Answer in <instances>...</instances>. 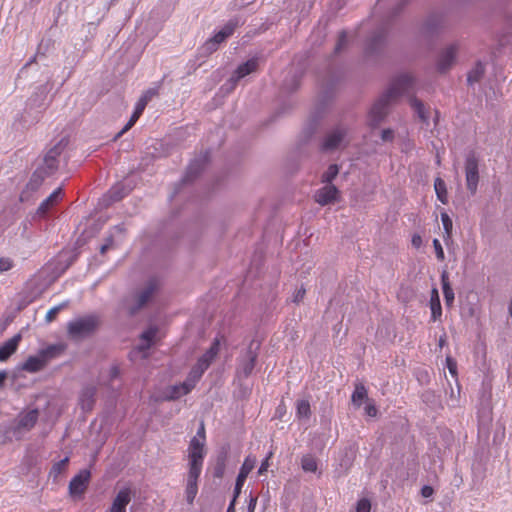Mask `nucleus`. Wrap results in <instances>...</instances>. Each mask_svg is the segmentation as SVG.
Returning <instances> with one entry per match:
<instances>
[{
	"instance_id": "59",
	"label": "nucleus",
	"mask_w": 512,
	"mask_h": 512,
	"mask_svg": "<svg viewBox=\"0 0 512 512\" xmlns=\"http://www.w3.org/2000/svg\"><path fill=\"white\" fill-rule=\"evenodd\" d=\"M236 499L235 496L233 497L230 505L228 506L227 508V511L226 512H235V503H236Z\"/></svg>"
},
{
	"instance_id": "52",
	"label": "nucleus",
	"mask_w": 512,
	"mask_h": 512,
	"mask_svg": "<svg viewBox=\"0 0 512 512\" xmlns=\"http://www.w3.org/2000/svg\"><path fill=\"white\" fill-rule=\"evenodd\" d=\"M156 95H158V88H150L143 93L141 98L145 99L146 102H149Z\"/></svg>"
},
{
	"instance_id": "36",
	"label": "nucleus",
	"mask_w": 512,
	"mask_h": 512,
	"mask_svg": "<svg viewBox=\"0 0 512 512\" xmlns=\"http://www.w3.org/2000/svg\"><path fill=\"white\" fill-rule=\"evenodd\" d=\"M301 467L305 472H316L318 468L317 460L312 455H304L301 458Z\"/></svg>"
},
{
	"instance_id": "42",
	"label": "nucleus",
	"mask_w": 512,
	"mask_h": 512,
	"mask_svg": "<svg viewBox=\"0 0 512 512\" xmlns=\"http://www.w3.org/2000/svg\"><path fill=\"white\" fill-rule=\"evenodd\" d=\"M311 413L310 404L307 400L297 402V416L300 418H309Z\"/></svg>"
},
{
	"instance_id": "16",
	"label": "nucleus",
	"mask_w": 512,
	"mask_h": 512,
	"mask_svg": "<svg viewBox=\"0 0 512 512\" xmlns=\"http://www.w3.org/2000/svg\"><path fill=\"white\" fill-rule=\"evenodd\" d=\"M90 476L89 470H82L74 476L69 483L70 494L73 496L83 494L87 488Z\"/></svg>"
},
{
	"instance_id": "34",
	"label": "nucleus",
	"mask_w": 512,
	"mask_h": 512,
	"mask_svg": "<svg viewBox=\"0 0 512 512\" xmlns=\"http://www.w3.org/2000/svg\"><path fill=\"white\" fill-rule=\"evenodd\" d=\"M485 73V67L481 62H477L474 68L467 75V82L469 85H473L480 81Z\"/></svg>"
},
{
	"instance_id": "17",
	"label": "nucleus",
	"mask_w": 512,
	"mask_h": 512,
	"mask_svg": "<svg viewBox=\"0 0 512 512\" xmlns=\"http://www.w3.org/2000/svg\"><path fill=\"white\" fill-rule=\"evenodd\" d=\"M131 500V490L129 488H123L118 491L107 512H126V507Z\"/></svg>"
},
{
	"instance_id": "63",
	"label": "nucleus",
	"mask_w": 512,
	"mask_h": 512,
	"mask_svg": "<svg viewBox=\"0 0 512 512\" xmlns=\"http://www.w3.org/2000/svg\"><path fill=\"white\" fill-rule=\"evenodd\" d=\"M509 315L512 318V298L510 299L509 306H508Z\"/></svg>"
},
{
	"instance_id": "60",
	"label": "nucleus",
	"mask_w": 512,
	"mask_h": 512,
	"mask_svg": "<svg viewBox=\"0 0 512 512\" xmlns=\"http://www.w3.org/2000/svg\"><path fill=\"white\" fill-rule=\"evenodd\" d=\"M6 378H7V373L5 371H0V387L3 386Z\"/></svg>"
},
{
	"instance_id": "47",
	"label": "nucleus",
	"mask_w": 512,
	"mask_h": 512,
	"mask_svg": "<svg viewBox=\"0 0 512 512\" xmlns=\"http://www.w3.org/2000/svg\"><path fill=\"white\" fill-rule=\"evenodd\" d=\"M347 44V34L345 31H341L338 37V41L335 46V53L340 52V50L345 47Z\"/></svg>"
},
{
	"instance_id": "14",
	"label": "nucleus",
	"mask_w": 512,
	"mask_h": 512,
	"mask_svg": "<svg viewBox=\"0 0 512 512\" xmlns=\"http://www.w3.org/2000/svg\"><path fill=\"white\" fill-rule=\"evenodd\" d=\"M339 191L333 184H326L315 192L314 199L321 205L325 206L337 201Z\"/></svg>"
},
{
	"instance_id": "27",
	"label": "nucleus",
	"mask_w": 512,
	"mask_h": 512,
	"mask_svg": "<svg viewBox=\"0 0 512 512\" xmlns=\"http://www.w3.org/2000/svg\"><path fill=\"white\" fill-rule=\"evenodd\" d=\"M45 366V360H43L38 353L37 355L29 356L22 365V369L27 372L34 373L42 370Z\"/></svg>"
},
{
	"instance_id": "55",
	"label": "nucleus",
	"mask_w": 512,
	"mask_h": 512,
	"mask_svg": "<svg viewBox=\"0 0 512 512\" xmlns=\"http://www.w3.org/2000/svg\"><path fill=\"white\" fill-rule=\"evenodd\" d=\"M411 243L412 245L415 247V248H420L421 245H422V238L420 235L418 234H414L412 236V240H411Z\"/></svg>"
},
{
	"instance_id": "49",
	"label": "nucleus",
	"mask_w": 512,
	"mask_h": 512,
	"mask_svg": "<svg viewBox=\"0 0 512 512\" xmlns=\"http://www.w3.org/2000/svg\"><path fill=\"white\" fill-rule=\"evenodd\" d=\"M446 365H447V368H448L450 374L453 377H456L457 376V363H456V361L452 357L448 356L446 358Z\"/></svg>"
},
{
	"instance_id": "25",
	"label": "nucleus",
	"mask_w": 512,
	"mask_h": 512,
	"mask_svg": "<svg viewBox=\"0 0 512 512\" xmlns=\"http://www.w3.org/2000/svg\"><path fill=\"white\" fill-rule=\"evenodd\" d=\"M21 335L16 334L0 346V361H6L17 349Z\"/></svg>"
},
{
	"instance_id": "13",
	"label": "nucleus",
	"mask_w": 512,
	"mask_h": 512,
	"mask_svg": "<svg viewBox=\"0 0 512 512\" xmlns=\"http://www.w3.org/2000/svg\"><path fill=\"white\" fill-rule=\"evenodd\" d=\"M258 68V58H252L238 66L234 75L229 79L227 85L229 90L234 89L236 83L245 76L255 72Z\"/></svg>"
},
{
	"instance_id": "56",
	"label": "nucleus",
	"mask_w": 512,
	"mask_h": 512,
	"mask_svg": "<svg viewBox=\"0 0 512 512\" xmlns=\"http://www.w3.org/2000/svg\"><path fill=\"white\" fill-rule=\"evenodd\" d=\"M257 504V498L251 497L248 503L247 512H254Z\"/></svg>"
},
{
	"instance_id": "5",
	"label": "nucleus",
	"mask_w": 512,
	"mask_h": 512,
	"mask_svg": "<svg viewBox=\"0 0 512 512\" xmlns=\"http://www.w3.org/2000/svg\"><path fill=\"white\" fill-rule=\"evenodd\" d=\"M158 288V283L155 279H150L146 284L139 289L134 295V304L129 307L130 315H135L139 310L145 307L154 296Z\"/></svg>"
},
{
	"instance_id": "44",
	"label": "nucleus",
	"mask_w": 512,
	"mask_h": 512,
	"mask_svg": "<svg viewBox=\"0 0 512 512\" xmlns=\"http://www.w3.org/2000/svg\"><path fill=\"white\" fill-rule=\"evenodd\" d=\"M67 304H68L67 302H63V303H61V304H59V305H57V306H55V307L51 308V309L47 312V314H46V321H47V322H52V321L56 318L57 314H58V313H59L63 308H65V307L67 306Z\"/></svg>"
},
{
	"instance_id": "41",
	"label": "nucleus",
	"mask_w": 512,
	"mask_h": 512,
	"mask_svg": "<svg viewBox=\"0 0 512 512\" xmlns=\"http://www.w3.org/2000/svg\"><path fill=\"white\" fill-rule=\"evenodd\" d=\"M39 168H44V172L49 176L53 174L58 168V160L51 159L47 156L43 159V165Z\"/></svg>"
},
{
	"instance_id": "57",
	"label": "nucleus",
	"mask_w": 512,
	"mask_h": 512,
	"mask_svg": "<svg viewBox=\"0 0 512 512\" xmlns=\"http://www.w3.org/2000/svg\"><path fill=\"white\" fill-rule=\"evenodd\" d=\"M304 295H305V289H303V288L299 289L296 292V294L294 295V300L293 301L295 303H299L303 299Z\"/></svg>"
},
{
	"instance_id": "35",
	"label": "nucleus",
	"mask_w": 512,
	"mask_h": 512,
	"mask_svg": "<svg viewBox=\"0 0 512 512\" xmlns=\"http://www.w3.org/2000/svg\"><path fill=\"white\" fill-rule=\"evenodd\" d=\"M410 105L416 112L417 116L422 122H427L429 116L427 115L426 109L422 101L419 99L412 97L410 98Z\"/></svg>"
},
{
	"instance_id": "40",
	"label": "nucleus",
	"mask_w": 512,
	"mask_h": 512,
	"mask_svg": "<svg viewBox=\"0 0 512 512\" xmlns=\"http://www.w3.org/2000/svg\"><path fill=\"white\" fill-rule=\"evenodd\" d=\"M227 458V453L222 452L218 455L216 465L214 467V476L217 478H221L225 472V462Z\"/></svg>"
},
{
	"instance_id": "26",
	"label": "nucleus",
	"mask_w": 512,
	"mask_h": 512,
	"mask_svg": "<svg viewBox=\"0 0 512 512\" xmlns=\"http://www.w3.org/2000/svg\"><path fill=\"white\" fill-rule=\"evenodd\" d=\"M65 350L63 344H53L39 351V354L47 365L52 359L59 357Z\"/></svg>"
},
{
	"instance_id": "22",
	"label": "nucleus",
	"mask_w": 512,
	"mask_h": 512,
	"mask_svg": "<svg viewBox=\"0 0 512 512\" xmlns=\"http://www.w3.org/2000/svg\"><path fill=\"white\" fill-rule=\"evenodd\" d=\"M207 161L208 152H205L192 160L187 168L185 180H191L192 178L196 177L203 170Z\"/></svg>"
},
{
	"instance_id": "37",
	"label": "nucleus",
	"mask_w": 512,
	"mask_h": 512,
	"mask_svg": "<svg viewBox=\"0 0 512 512\" xmlns=\"http://www.w3.org/2000/svg\"><path fill=\"white\" fill-rule=\"evenodd\" d=\"M435 192L437 194L438 199L445 204L447 202V189L445 181L441 178H436L434 182Z\"/></svg>"
},
{
	"instance_id": "30",
	"label": "nucleus",
	"mask_w": 512,
	"mask_h": 512,
	"mask_svg": "<svg viewBox=\"0 0 512 512\" xmlns=\"http://www.w3.org/2000/svg\"><path fill=\"white\" fill-rule=\"evenodd\" d=\"M430 308H431L432 320L436 321V320L440 319V317L442 315V308H441L438 290L436 288H433L431 291Z\"/></svg>"
},
{
	"instance_id": "1",
	"label": "nucleus",
	"mask_w": 512,
	"mask_h": 512,
	"mask_svg": "<svg viewBox=\"0 0 512 512\" xmlns=\"http://www.w3.org/2000/svg\"><path fill=\"white\" fill-rule=\"evenodd\" d=\"M205 457V426L200 423L197 434L190 440L188 447V473L186 475L185 498L192 505L198 493V480L202 472Z\"/></svg>"
},
{
	"instance_id": "3",
	"label": "nucleus",
	"mask_w": 512,
	"mask_h": 512,
	"mask_svg": "<svg viewBox=\"0 0 512 512\" xmlns=\"http://www.w3.org/2000/svg\"><path fill=\"white\" fill-rule=\"evenodd\" d=\"M261 342L252 339L246 349H244L237 359L236 373L239 378H248L255 367Z\"/></svg>"
},
{
	"instance_id": "23",
	"label": "nucleus",
	"mask_w": 512,
	"mask_h": 512,
	"mask_svg": "<svg viewBox=\"0 0 512 512\" xmlns=\"http://www.w3.org/2000/svg\"><path fill=\"white\" fill-rule=\"evenodd\" d=\"M148 102L145 101V99H140L136 103L135 110L130 118V120L127 122V124L116 134L115 140L120 138L124 133H126L128 130L132 128V126L136 123V121L139 119L141 114L143 113L145 107L147 106Z\"/></svg>"
},
{
	"instance_id": "9",
	"label": "nucleus",
	"mask_w": 512,
	"mask_h": 512,
	"mask_svg": "<svg viewBox=\"0 0 512 512\" xmlns=\"http://www.w3.org/2000/svg\"><path fill=\"white\" fill-rule=\"evenodd\" d=\"M348 134V128L344 125H337L327 133L323 139L321 149L326 152L336 150L344 145Z\"/></svg>"
},
{
	"instance_id": "21",
	"label": "nucleus",
	"mask_w": 512,
	"mask_h": 512,
	"mask_svg": "<svg viewBox=\"0 0 512 512\" xmlns=\"http://www.w3.org/2000/svg\"><path fill=\"white\" fill-rule=\"evenodd\" d=\"M95 396H96V387L93 385L85 386L80 393L79 396V402L82 410L84 411H91L94 403H95Z\"/></svg>"
},
{
	"instance_id": "39",
	"label": "nucleus",
	"mask_w": 512,
	"mask_h": 512,
	"mask_svg": "<svg viewBox=\"0 0 512 512\" xmlns=\"http://www.w3.org/2000/svg\"><path fill=\"white\" fill-rule=\"evenodd\" d=\"M339 173V167L336 164H331L328 169L323 173L321 181L325 184H332V181Z\"/></svg>"
},
{
	"instance_id": "7",
	"label": "nucleus",
	"mask_w": 512,
	"mask_h": 512,
	"mask_svg": "<svg viewBox=\"0 0 512 512\" xmlns=\"http://www.w3.org/2000/svg\"><path fill=\"white\" fill-rule=\"evenodd\" d=\"M197 373L198 372H193L191 370L184 382L168 387L165 391L164 399L169 401L176 400L190 393L196 383L200 380Z\"/></svg>"
},
{
	"instance_id": "18",
	"label": "nucleus",
	"mask_w": 512,
	"mask_h": 512,
	"mask_svg": "<svg viewBox=\"0 0 512 512\" xmlns=\"http://www.w3.org/2000/svg\"><path fill=\"white\" fill-rule=\"evenodd\" d=\"M445 27V19L441 15H430L424 22L421 32L425 36H433Z\"/></svg>"
},
{
	"instance_id": "58",
	"label": "nucleus",
	"mask_w": 512,
	"mask_h": 512,
	"mask_svg": "<svg viewBox=\"0 0 512 512\" xmlns=\"http://www.w3.org/2000/svg\"><path fill=\"white\" fill-rule=\"evenodd\" d=\"M268 460H269V457H267V458H266V459L261 463V466H260V468H259V470H258V474H263V473H265V472L267 471L268 466H269V462H268Z\"/></svg>"
},
{
	"instance_id": "31",
	"label": "nucleus",
	"mask_w": 512,
	"mask_h": 512,
	"mask_svg": "<svg viewBox=\"0 0 512 512\" xmlns=\"http://www.w3.org/2000/svg\"><path fill=\"white\" fill-rule=\"evenodd\" d=\"M69 463V458L65 457L64 459L53 464L50 472L49 478L53 480L54 483H57L59 477L66 471Z\"/></svg>"
},
{
	"instance_id": "4",
	"label": "nucleus",
	"mask_w": 512,
	"mask_h": 512,
	"mask_svg": "<svg viewBox=\"0 0 512 512\" xmlns=\"http://www.w3.org/2000/svg\"><path fill=\"white\" fill-rule=\"evenodd\" d=\"M99 325L96 315H87L72 320L67 325V332L72 339H81L93 333Z\"/></svg>"
},
{
	"instance_id": "2",
	"label": "nucleus",
	"mask_w": 512,
	"mask_h": 512,
	"mask_svg": "<svg viewBox=\"0 0 512 512\" xmlns=\"http://www.w3.org/2000/svg\"><path fill=\"white\" fill-rule=\"evenodd\" d=\"M414 86V78L409 74L396 77L387 91L374 103L369 112V125L377 127L388 114V106L401 95L409 93Z\"/></svg>"
},
{
	"instance_id": "8",
	"label": "nucleus",
	"mask_w": 512,
	"mask_h": 512,
	"mask_svg": "<svg viewBox=\"0 0 512 512\" xmlns=\"http://www.w3.org/2000/svg\"><path fill=\"white\" fill-rule=\"evenodd\" d=\"M459 50L460 43L457 41L441 49L436 62V68L439 73H446L453 67Z\"/></svg>"
},
{
	"instance_id": "33",
	"label": "nucleus",
	"mask_w": 512,
	"mask_h": 512,
	"mask_svg": "<svg viewBox=\"0 0 512 512\" xmlns=\"http://www.w3.org/2000/svg\"><path fill=\"white\" fill-rule=\"evenodd\" d=\"M48 176L49 175L44 172V168H37L27 184L28 188L32 191L37 190Z\"/></svg>"
},
{
	"instance_id": "28",
	"label": "nucleus",
	"mask_w": 512,
	"mask_h": 512,
	"mask_svg": "<svg viewBox=\"0 0 512 512\" xmlns=\"http://www.w3.org/2000/svg\"><path fill=\"white\" fill-rule=\"evenodd\" d=\"M126 194L127 191H125L124 186L122 184H116L103 197V201L105 202V205L108 206L113 202L121 200Z\"/></svg>"
},
{
	"instance_id": "20",
	"label": "nucleus",
	"mask_w": 512,
	"mask_h": 512,
	"mask_svg": "<svg viewBox=\"0 0 512 512\" xmlns=\"http://www.w3.org/2000/svg\"><path fill=\"white\" fill-rule=\"evenodd\" d=\"M157 332L158 329L156 327H150L140 335L139 343L137 344L135 349L138 352L143 353L142 356L144 358L147 357V350H149L150 347L153 345Z\"/></svg>"
},
{
	"instance_id": "51",
	"label": "nucleus",
	"mask_w": 512,
	"mask_h": 512,
	"mask_svg": "<svg viewBox=\"0 0 512 512\" xmlns=\"http://www.w3.org/2000/svg\"><path fill=\"white\" fill-rule=\"evenodd\" d=\"M394 139V131L392 129H384L381 132V140L383 142H392Z\"/></svg>"
},
{
	"instance_id": "48",
	"label": "nucleus",
	"mask_w": 512,
	"mask_h": 512,
	"mask_svg": "<svg viewBox=\"0 0 512 512\" xmlns=\"http://www.w3.org/2000/svg\"><path fill=\"white\" fill-rule=\"evenodd\" d=\"M433 246L435 249L436 257L439 261H443L445 258L444 251L442 245L438 239L433 240Z\"/></svg>"
},
{
	"instance_id": "11",
	"label": "nucleus",
	"mask_w": 512,
	"mask_h": 512,
	"mask_svg": "<svg viewBox=\"0 0 512 512\" xmlns=\"http://www.w3.org/2000/svg\"><path fill=\"white\" fill-rule=\"evenodd\" d=\"M220 349V342L215 339L207 350V352L199 358L197 364L191 369L193 372H198V376L201 378L205 370L210 366L213 359L216 357Z\"/></svg>"
},
{
	"instance_id": "15",
	"label": "nucleus",
	"mask_w": 512,
	"mask_h": 512,
	"mask_svg": "<svg viewBox=\"0 0 512 512\" xmlns=\"http://www.w3.org/2000/svg\"><path fill=\"white\" fill-rule=\"evenodd\" d=\"M256 462H257V460H256V457H254V456L249 455L245 458V460L240 468V472L236 479L235 488H234L235 498H237L240 495L242 486L244 485V482H245L248 474L255 467Z\"/></svg>"
},
{
	"instance_id": "53",
	"label": "nucleus",
	"mask_w": 512,
	"mask_h": 512,
	"mask_svg": "<svg viewBox=\"0 0 512 512\" xmlns=\"http://www.w3.org/2000/svg\"><path fill=\"white\" fill-rule=\"evenodd\" d=\"M365 413L370 417H375L377 415V408L370 400L365 406Z\"/></svg>"
},
{
	"instance_id": "12",
	"label": "nucleus",
	"mask_w": 512,
	"mask_h": 512,
	"mask_svg": "<svg viewBox=\"0 0 512 512\" xmlns=\"http://www.w3.org/2000/svg\"><path fill=\"white\" fill-rule=\"evenodd\" d=\"M38 410L32 409L28 412L21 413L16 421V425L13 428L15 434H21L24 431L32 429L38 420Z\"/></svg>"
},
{
	"instance_id": "43",
	"label": "nucleus",
	"mask_w": 512,
	"mask_h": 512,
	"mask_svg": "<svg viewBox=\"0 0 512 512\" xmlns=\"http://www.w3.org/2000/svg\"><path fill=\"white\" fill-rule=\"evenodd\" d=\"M441 221L445 231V237L450 238L452 234L453 223L449 215L445 212L441 213Z\"/></svg>"
},
{
	"instance_id": "24",
	"label": "nucleus",
	"mask_w": 512,
	"mask_h": 512,
	"mask_svg": "<svg viewBox=\"0 0 512 512\" xmlns=\"http://www.w3.org/2000/svg\"><path fill=\"white\" fill-rule=\"evenodd\" d=\"M385 40V30L382 28L373 32L366 44V53L374 54L383 45Z\"/></svg>"
},
{
	"instance_id": "64",
	"label": "nucleus",
	"mask_w": 512,
	"mask_h": 512,
	"mask_svg": "<svg viewBox=\"0 0 512 512\" xmlns=\"http://www.w3.org/2000/svg\"><path fill=\"white\" fill-rule=\"evenodd\" d=\"M115 229H116L117 231H119V232H122V231H123V228H122L120 225L115 226Z\"/></svg>"
},
{
	"instance_id": "19",
	"label": "nucleus",
	"mask_w": 512,
	"mask_h": 512,
	"mask_svg": "<svg viewBox=\"0 0 512 512\" xmlns=\"http://www.w3.org/2000/svg\"><path fill=\"white\" fill-rule=\"evenodd\" d=\"M63 191L62 188H57L53 193H51L44 201L39 205L36 215L39 217H45L49 210L54 207L62 198Z\"/></svg>"
},
{
	"instance_id": "10",
	"label": "nucleus",
	"mask_w": 512,
	"mask_h": 512,
	"mask_svg": "<svg viewBox=\"0 0 512 512\" xmlns=\"http://www.w3.org/2000/svg\"><path fill=\"white\" fill-rule=\"evenodd\" d=\"M238 26V20L232 19L229 20L225 26L216 33L212 38H210L208 41H206L204 48L208 52L216 51L218 48V45L226 40L229 36H231L235 30V28Z\"/></svg>"
},
{
	"instance_id": "54",
	"label": "nucleus",
	"mask_w": 512,
	"mask_h": 512,
	"mask_svg": "<svg viewBox=\"0 0 512 512\" xmlns=\"http://www.w3.org/2000/svg\"><path fill=\"white\" fill-rule=\"evenodd\" d=\"M434 493V490L431 486H428V485H425L421 488V495L424 497V498H429L433 495Z\"/></svg>"
},
{
	"instance_id": "50",
	"label": "nucleus",
	"mask_w": 512,
	"mask_h": 512,
	"mask_svg": "<svg viewBox=\"0 0 512 512\" xmlns=\"http://www.w3.org/2000/svg\"><path fill=\"white\" fill-rule=\"evenodd\" d=\"M13 267V261L10 258H0V273L6 272Z\"/></svg>"
},
{
	"instance_id": "46",
	"label": "nucleus",
	"mask_w": 512,
	"mask_h": 512,
	"mask_svg": "<svg viewBox=\"0 0 512 512\" xmlns=\"http://www.w3.org/2000/svg\"><path fill=\"white\" fill-rule=\"evenodd\" d=\"M62 153V145L61 143H58L56 144L54 147H52L47 153L45 156L51 158V159H55V160H58V157L60 156V154Z\"/></svg>"
},
{
	"instance_id": "61",
	"label": "nucleus",
	"mask_w": 512,
	"mask_h": 512,
	"mask_svg": "<svg viewBox=\"0 0 512 512\" xmlns=\"http://www.w3.org/2000/svg\"><path fill=\"white\" fill-rule=\"evenodd\" d=\"M104 244H109V248H113V246H114V240H113V237H112V236H108V237L105 239Z\"/></svg>"
},
{
	"instance_id": "32",
	"label": "nucleus",
	"mask_w": 512,
	"mask_h": 512,
	"mask_svg": "<svg viewBox=\"0 0 512 512\" xmlns=\"http://www.w3.org/2000/svg\"><path fill=\"white\" fill-rule=\"evenodd\" d=\"M351 400L353 405L356 407H360L364 400H366L367 402L369 401L367 390L362 383L355 384V389L352 393Z\"/></svg>"
},
{
	"instance_id": "6",
	"label": "nucleus",
	"mask_w": 512,
	"mask_h": 512,
	"mask_svg": "<svg viewBox=\"0 0 512 512\" xmlns=\"http://www.w3.org/2000/svg\"><path fill=\"white\" fill-rule=\"evenodd\" d=\"M479 160L474 152H469L465 158V179L469 192L474 195L479 183Z\"/></svg>"
},
{
	"instance_id": "62",
	"label": "nucleus",
	"mask_w": 512,
	"mask_h": 512,
	"mask_svg": "<svg viewBox=\"0 0 512 512\" xmlns=\"http://www.w3.org/2000/svg\"><path fill=\"white\" fill-rule=\"evenodd\" d=\"M109 244H102L101 247H100V253L101 254H105L107 250H109Z\"/></svg>"
},
{
	"instance_id": "45",
	"label": "nucleus",
	"mask_w": 512,
	"mask_h": 512,
	"mask_svg": "<svg viewBox=\"0 0 512 512\" xmlns=\"http://www.w3.org/2000/svg\"><path fill=\"white\" fill-rule=\"evenodd\" d=\"M371 503L368 499H360L356 504V512H370Z\"/></svg>"
},
{
	"instance_id": "29",
	"label": "nucleus",
	"mask_w": 512,
	"mask_h": 512,
	"mask_svg": "<svg viewBox=\"0 0 512 512\" xmlns=\"http://www.w3.org/2000/svg\"><path fill=\"white\" fill-rule=\"evenodd\" d=\"M441 283H442V290L443 295L445 299V303L448 307L453 305L454 302V292L449 282V275L446 271H443L441 274Z\"/></svg>"
},
{
	"instance_id": "38",
	"label": "nucleus",
	"mask_w": 512,
	"mask_h": 512,
	"mask_svg": "<svg viewBox=\"0 0 512 512\" xmlns=\"http://www.w3.org/2000/svg\"><path fill=\"white\" fill-rule=\"evenodd\" d=\"M120 377V369L118 365H112L107 375L102 374L101 380L108 385H112L113 381Z\"/></svg>"
}]
</instances>
